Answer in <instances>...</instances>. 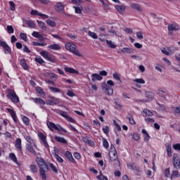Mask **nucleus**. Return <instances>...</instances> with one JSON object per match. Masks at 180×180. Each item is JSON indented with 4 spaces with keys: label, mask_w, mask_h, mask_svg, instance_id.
I'll use <instances>...</instances> for the list:
<instances>
[{
    "label": "nucleus",
    "mask_w": 180,
    "mask_h": 180,
    "mask_svg": "<svg viewBox=\"0 0 180 180\" xmlns=\"http://www.w3.org/2000/svg\"><path fill=\"white\" fill-rule=\"evenodd\" d=\"M36 161L38 167H39V174L41 179L47 180V175L46 174V172L49 171V166L46 163V161H44V159H42L41 158H37Z\"/></svg>",
    "instance_id": "obj_1"
},
{
    "label": "nucleus",
    "mask_w": 180,
    "mask_h": 180,
    "mask_svg": "<svg viewBox=\"0 0 180 180\" xmlns=\"http://www.w3.org/2000/svg\"><path fill=\"white\" fill-rule=\"evenodd\" d=\"M110 86H115V82L112 80L107 81V84L106 83H103L101 85L102 91H103V92H105V94L108 96L113 95V89Z\"/></svg>",
    "instance_id": "obj_2"
},
{
    "label": "nucleus",
    "mask_w": 180,
    "mask_h": 180,
    "mask_svg": "<svg viewBox=\"0 0 180 180\" xmlns=\"http://www.w3.org/2000/svg\"><path fill=\"white\" fill-rule=\"evenodd\" d=\"M45 60L49 61L50 63H57V57L52 53L47 52L46 51H42L39 53Z\"/></svg>",
    "instance_id": "obj_3"
},
{
    "label": "nucleus",
    "mask_w": 180,
    "mask_h": 180,
    "mask_svg": "<svg viewBox=\"0 0 180 180\" xmlns=\"http://www.w3.org/2000/svg\"><path fill=\"white\" fill-rule=\"evenodd\" d=\"M7 98L8 99H11V102H13V103H19V97L13 89L8 90Z\"/></svg>",
    "instance_id": "obj_4"
},
{
    "label": "nucleus",
    "mask_w": 180,
    "mask_h": 180,
    "mask_svg": "<svg viewBox=\"0 0 180 180\" xmlns=\"http://www.w3.org/2000/svg\"><path fill=\"white\" fill-rule=\"evenodd\" d=\"M65 49L66 50H68V51H71L75 56H77L78 57H81V54H79V52L78 50H77V45L68 42L65 44Z\"/></svg>",
    "instance_id": "obj_5"
},
{
    "label": "nucleus",
    "mask_w": 180,
    "mask_h": 180,
    "mask_svg": "<svg viewBox=\"0 0 180 180\" xmlns=\"http://www.w3.org/2000/svg\"><path fill=\"white\" fill-rule=\"evenodd\" d=\"M156 95H158L160 99L163 101H168V98H169V94L168 92L167 91L162 90V89H158Z\"/></svg>",
    "instance_id": "obj_6"
},
{
    "label": "nucleus",
    "mask_w": 180,
    "mask_h": 180,
    "mask_svg": "<svg viewBox=\"0 0 180 180\" xmlns=\"http://www.w3.org/2000/svg\"><path fill=\"white\" fill-rule=\"evenodd\" d=\"M167 29L169 34L172 36V34H174V32H178L180 30V27L177 23L173 22L172 24H169Z\"/></svg>",
    "instance_id": "obj_7"
},
{
    "label": "nucleus",
    "mask_w": 180,
    "mask_h": 180,
    "mask_svg": "<svg viewBox=\"0 0 180 180\" xmlns=\"http://www.w3.org/2000/svg\"><path fill=\"white\" fill-rule=\"evenodd\" d=\"M47 126L49 129H51V131H54V129H55V130H58V131H63V133H67V130L63 128L60 125H59L60 128H58V127H57V125H56L54 122H49L47 124Z\"/></svg>",
    "instance_id": "obj_8"
},
{
    "label": "nucleus",
    "mask_w": 180,
    "mask_h": 180,
    "mask_svg": "<svg viewBox=\"0 0 180 180\" xmlns=\"http://www.w3.org/2000/svg\"><path fill=\"white\" fill-rule=\"evenodd\" d=\"M173 165L176 169H179L180 168V158L178 156V154L173 155V160H172Z\"/></svg>",
    "instance_id": "obj_9"
},
{
    "label": "nucleus",
    "mask_w": 180,
    "mask_h": 180,
    "mask_svg": "<svg viewBox=\"0 0 180 180\" xmlns=\"http://www.w3.org/2000/svg\"><path fill=\"white\" fill-rule=\"evenodd\" d=\"M0 46L3 47L5 54H9L11 53V47L6 41H0Z\"/></svg>",
    "instance_id": "obj_10"
},
{
    "label": "nucleus",
    "mask_w": 180,
    "mask_h": 180,
    "mask_svg": "<svg viewBox=\"0 0 180 180\" xmlns=\"http://www.w3.org/2000/svg\"><path fill=\"white\" fill-rule=\"evenodd\" d=\"M15 147L21 154H23V150H22V139L20 138L15 140Z\"/></svg>",
    "instance_id": "obj_11"
},
{
    "label": "nucleus",
    "mask_w": 180,
    "mask_h": 180,
    "mask_svg": "<svg viewBox=\"0 0 180 180\" xmlns=\"http://www.w3.org/2000/svg\"><path fill=\"white\" fill-rule=\"evenodd\" d=\"M110 161H117V152L116 150L110 151Z\"/></svg>",
    "instance_id": "obj_12"
},
{
    "label": "nucleus",
    "mask_w": 180,
    "mask_h": 180,
    "mask_svg": "<svg viewBox=\"0 0 180 180\" xmlns=\"http://www.w3.org/2000/svg\"><path fill=\"white\" fill-rule=\"evenodd\" d=\"M25 148L30 154H32L33 155H37V153H36V150H34V148H33V146L32 144H26Z\"/></svg>",
    "instance_id": "obj_13"
},
{
    "label": "nucleus",
    "mask_w": 180,
    "mask_h": 180,
    "mask_svg": "<svg viewBox=\"0 0 180 180\" xmlns=\"http://www.w3.org/2000/svg\"><path fill=\"white\" fill-rule=\"evenodd\" d=\"M51 99H53V100H47L46 102V105H50L51 106H54V105H57V103H58V102H60L58 98H56L54 97H51Z\"/></svg>",
    "instance_id": "obj_14"
},
{
    "label": "nucleus",
    "mask_w": 180,
    "mask_h": 180,
    "mask_svg": "<svg viewBox=\"0 0 180 180\" xmlns=\"http://www.w3.org/2000/svg\"><path fill=\"white\" fill-rule=\"evenodd\" d=\"M130 6L131 9H134V11H137L138 12H143V9H141V6H140V4L136 3H132L130 4Z\"/></svg>",
    "instance_id": "obj_15"
},
{
    "label": "nucleus",
    "mask_w": 180,
    "mask_h": 180,
    "mask_svg": "<svg viewBox=\"0 0 180 180\" xmlns=\"http://www.w3.org/2000/svg\"><path fill=\"white\" fill-rule=\"evenodd\" d=\"M7 111L9 112L15 123H18V117L16 116V113L15 112V111L11 108H7Z\"/></svg>",
    "instance_id": "obj_16"
},
{
    "label": "nucleus",
    "mask_w": 180,
    "mask_h": 180,
    "mask_svg": "<svg viewBox=\"0 0 180 180\" xmlns=\"http://www.w3.org/2000/svg\"><path fill=\"white\" fill-rule=\"evenodd\" d=\"M66 158L69 160L71 162H73L74 164H77V162L75 161V159L72 157V154H71V152L70 151H66L65 154Z\"/></svg>",
    "instance_id": "obj_17"
},
{
    "label": "nucleus",
    "mask_w": 180,
    "mask_h": 180,
    "mask_svg": "<svg viewBox=\"0 0 180 180\" xmlns=\"http://www.w3.org/2000/svg\"><path fill=\"white\" fill-rule=\"evenodd\" d=\"M91 77H93V78L91 79V81L93 82H95V81H102V79H103V77H102V76H101V75H99L98 73H93L91 75Z\"/></svg>",
    "instance_id": "obj_18"
},
{
    "label": "nucleus",
    "mask_w": 180,
    "mask_h": 180,
    "mask_svg": "<svg viewBox=\"0 0 180 180\" xmlns=\"http://www.w3.org/2000/svg\"><path fill=\"white\" fill-rule=\"evenodd\" d=\"M65 71L66 72H69L70 74H79V72H78L77 70L70 67H65Z\"/></svg>",
    "instance_id": "obj_19"
},
{
    "label": "nucleus",
    "mask_w": 180,
    "mask_h": 180,
    "mask_svg": "<svg viewBox=\"0 0 180 180\" xmlns=\"http://www.w3.org/2000/svg\"><path fill=\"white\" fill-rule=\"evenodd\" d=\"M103 5V8L105 12H108V11H110V7L109 6V1L108 0H105L103 2H101Z\"/></svg>",
    "instance_id": "obj_20"
},
{
    "label": "nucleus",
    "mask_w": 180,
    "mask_h": 180,
    "mask_svg": "<svg viewBox=\"0 0 180 180\" xmlns=\"http://www.w3.org/2000/svg\"><path fill=\"white\" fill-rule=\"evenodd\" d=\"M142 133L143 134V140L144 141L148 142L150 141V134H148V132L146 129H142Z\"/></svg>",
    "instance_id": "obj_21"
},
{
    "label": "nucleus",
    "mask_w": 180,
    "mask_h": 180,
    "mask_svg": "<svg viewBox=\"0 0 180 180\" xmlns=\"http://www.w3.org/2000/svg\"><path fill=\"white\" fill-rule=\"evenodd\" d=\"M145 96L148 101H153L154 99V93L152 91H146Z\"/></svg>",
    "instance_id": "obj_22"
},
{
    "label": "nucleus",
    "mask_w": 180,
    "mask_h": 180,
    "mask_svg": "<svg viewBox=\"0 0 180 180\" xmlns=\"http://www.w3.org/2000/svg\"><path fill=\"white\" fill-rule=\"evenodd\" d=\"M37 22L40 29H42V30H47V26H46V22L40 21L39 20H37Z\"/></svg>",
    "instance_id": "obj_23"
},
{
    "label": "nucleus",
    "mask_w": 180,
    "mask_h": 180,
    "mask_svg": "<svg viewBox=\"0 0 180 180\" xmlns=\"http://www.w3.org/2000/svg\"><path fill=\"white\" fill-rule=\"evenodd\" d=\"M55 9L57 11V12H61L63 9H64V6L63 5V3L58 2L55 6Z\"/></svg>",
    "instance_id": "obj_24"
},
{
    "label": "nucleus",
    "mask_w": 180,
    "mask_h": 180,
    "mask_svg": "<svg viewBox=\"0 0 180 180\" xmlns=\"http://www.w3.org/2000/svg\"><path fill=\"white\" fill-rule=\"evenodd\" d=\"M121 53H127V54H133L134 51L131 48H122L121 49Z\"/></svg>",
    "instance_id": "obj_25"
},
{
    "label": "nucleus",
    "mask_w": 180,
    "mask_h": 180,
    "mask_svg": "<svg viewBox=\"0 0 180 180\" xmlns=\"http://www.w3.org/2000/svg\"><path fill=\"white\" fill-rule=\"evenodd\" d=\"M55 140L58 141V143H61L62 144H67L68 143L65 139L61 136H55Z\"/></svg>",
    "instance_id": "obj_26"
},
{
    "label": "nucleus",
    "mask_w": 180,
    "mask_h": 180,
    "mask_svg": "<svg viewBox=\"0 0 180 180\" xmlns=\"http://www.w3.org/2000/svg\"><path fill=\"white\" fill-rule=\"evenodd\" d=\"M25 139L26 140V141H27V144H34V147H37L36 143H34V141L33 140V139H32V136H25Z\"/></svg>",
    "instance_id": "obj_27"
},
{
    "label": "nucleus",
    "mask_w": 180,
    "mask_h": 180,
    "mask_svg": "<svg viewBox=\"0 0 180 180\" xmlns=\"http://www.w3.org/2000/svg\"><path fill=\"white\" fill-rule=\"evenodd\" d=\"M115 9L120 13H124V11L126 10V7L124 6H115Z\"/></svg>",
    "instance_id": "obj_28"
},
{
    "label": "nucleus",
    "mask_w": 180,
    "mask_h": 180,
    "mask_svg": "<svg viewBox=\"0 0 180 180\" xmlns=\"http://www.w3.org/2000/svg\"><path fill=\"white\" fill-rule=\"evenodd\" d=\"M48 49H49L50 50H61V46H60V45L57 44H54L52 45H49L48 46Z\"/></svg>",
    "instance_id": "obj_29"
},
{
    "label": "nucleus",
    "mask_w": 180,
    "mask_h": 180,
    "mask_svg": "<svg viewBox=\"0 0 180 180\" xmlns=\"http://www.w3.org/2000/svg\"><path fill=\"white\" fill-rule=\"evenodd\" d=\"M170 178L171 179H172V178H180L179 172H178V170H173Z\"/></svg>",
    "instance_id": "obj_30"
},
{
    "label": "nucleus",
    "mask_w": 180,
    "mask_h": 180,
    "mask_svg": "<svg viewBox=\"0 0 180 180\" xmlns=\"http://www.w3.org/2000/svg\"><path fill=\"white\" fill-rule=\"evenodd\" d=\"M20 65L24 68V70H29V66L27 65V63H26V60H25V58L21 59L20 60Z\"/></svg>",
    "instance_id": "obj_31"
},
{
    "label": "nucleus",
    "mask_w": 180,
    "mask_h": 180,
    "mask_svg": "<svg viewBox=\"0 0 180 180\" xmlns=\"http://www.w3.org/2000/svg\"><path fill=\"white\" fill-rule=\"evenodd\" d=\"M126 118L129 120L130 124H136V122L130 113H128Z\"/></svg>",
    "instance_id": "obj_32"
},
{
    "label": "nucleus",
    "mask_w": 180,
    "mask_h": 180,
    "mask_svg": "<svg viewBox=\"0 0 180 180\" xmlns=\"http://www.w3.org/2000/svg\"><path fill=\"white\" fill-rule=\"evenodd\" d=\"M34 103H39V105H46V101L41 98H33Z\"/></svg>",
    "instance_id": "obj_33"
},
{
    "label": "nucleus",
    "mask_w": 180,
    "mask_h": 180,
    "mask_svg": "<svg viewBox=\"0 0 180 180\" xmlns=\"http://www.w3.org/2000/svg\"><path fill=\"white\" fill-rule=\"evenodd\" d=\"M26 23L28 27H30L31 29H34V27H36V24L33 20H26Z\"/></svg>",
    "instance_id": "obj_34"
},
{
    "label": "nucleus",
    "mask_w": 180,
    "mask_h": 180,
    "mask_svg": "<svg viewBox=\"0 0 180 180\" xmlns=\"http://www.w3.org/2000/svg\"><path fill=\"white\" fill-rule=\"evenodd\" d=\"M9 158H11V161H13V162H15V164H19L18 162V158H16V155L15 153H11L9 154Z\"/></svg>",
    "instance_id": "obj_35"
},
{
    "label": "nucleus",
    "mask_w": 180,
    "mask_h": 180,
    "mask_svg": "<svg viewBox=\"0 0 180 180\" xmlns=\"http://www.w3.org/2000/svg\"><path fill=\"white\" fill-rule=\"evenodd\" d=\"M143 113H144V115H146V116H154V113H153V112L150 111V110L145 108L143 110Z\"/></svg>",
    "instance_id": "obj_36"
},
{
    "label": "nucleus",
    "mask_w": 180,
    "mask_h": 180,
    "mask_svg": "<svg viewBox=\"0 0 180 180\" xmlns=\"http://www.w3.org/2000/svg\"><path fill=\"white\" fill-rule=\"evenodd\" d=\"M49 89L51 92H54V94H58L61 92V89L56 88V87H53V86H49Z\"/></svg>",
    "instance_id": "obj_37"
},
{
    "label": "nucleus",
    "mask_w": 180,
    "mask_h": 180,
    "mask_svg": "<svg viewBox=\"0 0 180 180\" xmlns=\"http://www.w3.org/2000/svg\"><path fill=\"white\" fill-rule=\"evenodd\" d=\"M105 41L110 49H116V44H115L112 41L106 40Z\"/></svg>",
    "instance_id": "obj_38"
},
{
    "label": "nucleus",
    "mask_w": 180,
    "mask_h": 180,
    "mask_svg": "<svg viewBox=\"0 0 180 180\" xmlns=\"http://www.w3.org/2000/svg\"><path fill=\"white\" fill-rule=\"evenodd\" d=\"M46 22L49 26H51V27H56V22L54 20H46Z\"/></svg>",
    "instance_id": "obj_39"
},
{
    "label": "nucleus",
    "mask_w": 180,
    "mask_h": 180,
    "mask_svg": "<svg viewBox=\"0 0 180 180\" xmlns=\"http://www.w3.org/2000/svg\"><path fill=\"white\" fill-rule=\"evenodd\" d=\"M7 32L8 34H12V33H14L15 30L13 29V27L12 25H8L6 27Z\"/></svg>",
    "instance_id": "obj_40"
},
{
    "label": "nucleus",
    "mask_w": 180,
    "mask_h": 180,
    "mask_svg": "<svg viewBox=\"0 0 180 180\" xmlns=\"http://www.w3.org/2000/svg\"><path fill=\"white\" fill-rule=\"evenodd\" d=\"M35 91L40 95H46V93L44 92V91H43V89H41V87L40 86L36 87Z\"/></svg>",
    "instance_id": "obj_41"
},
{
    "label": "nucleus",
    "mask_w": 180,
    "mask_h": 180,
    "mask_svg": "<svg viewBox=\"0 0 180 180\" xmlns=\"http://www.w3.org/2000/svg\"><path fill=\"white\" fill-rule=\"evenodd\" d=\"M75 11V13H82V6H73Z\"/></svg>",
    "instance_id": "obj_42"
},
{
    "label": "nucleus",
    "mask_w": 180,
    "mask_h": 180,
    "mask_svg": "<svg viewBox=\"0 0 180 180\" xmlns=\"http://www.w3.org/2000/svg\"><path fill=\"white\" fill-rule=\"evenodd\" d=\"M38 137L40 139L41 141H44V140H46L47 139V137L46 136V135H44V134H43V132H39L38 134Z\"/></svg>",
    "instance_id": "obj_43"
},
{
    "label": "nucleus",
    "mask_w": 180,
    "mask_h": 180,
    "mask_svg": "<svg viewBox=\"0 0 180 180\" xmlns=\"http://www.w3.org/2000/svg\"><path fill=\"white\" fill-rule=\"evenodd\" d=\"M30 171L34 174L37 173V167H36V165H30Z\"/></svg>",
    "instance_id": "obj_44"
},
{
    "label": "nucleus",
    "mask_w": 180,
    "mask_h": 180,
    "mask_svg": "<svg viewBox=\"0 0 180 180\" xmlns=\"http://www.w3.org/2000/svg\"><path fill=\"white\" fill-rule=\"evenodd\" d=\"M102 140L104 148H109V143L108 142V140H106L105 138H103Z\"/></svg>",
    "instance_id": "obj_45"
},
{
    "label": "nucleus",
    "mask_w": 180,
    "mask_h": 180,
    "mask_svg": "<svg viewBox=\"0 0 180 180\" xmlns=\"http://www.w3.org/2000/svg\"><path fill=\"white\" fill-rule=\"evenodd\" d=\"M112 77L114 79H117V81H120V82H122V79H120V75H118L117 72H114Z\"/></svg>",
    "instance_id": "obj_46"
},
{
    "label": "nucleus",
    "mask_w": 180,
    "mask_h": 180,
    "mask_svg": "<svg viewBox=\"0 0 180 180\" xmlns=\"http://www.w3.org/2000/svg\"><path fill=\"white\" fill-rule=\"evenodd\" d=\"M166 150H167V155L169 157H172V148H171V146H168L167 147Z\"/></svg>",
    "instance_id": "obj_47"
},
{
    "label": "nucleus",
    "mask_w": 180,
    "mask_h": 180,
    "mask_svg": "<svg viewBox=\"0 0 180 180\" xmlns=\"http://www.w3.org/2000/svg\"><path fill=\"white\" fill-rule=\"evenodd\" d=\"M22 122H23L24 124H25V126H29V124H30L29 119L26 116H24L22 117Z\"/></svg>",
    "instance_id": "obj_48"
},
{
    "label": "nucleus",
    "mask_w": 180,
    "mask_h": 180,
    "mask_svg": "<svg viewBox=\"0 0 180 180\" xmlns=\"http://www.w3.org/2000/svg\"><path fill=\"white\" fill-rule=\"evenodd\" d=\"M88 34H89V36H90V37H92V39H98V35H96V33H95V32L89 31Z\"/></svg>",
    "instance_id": "obj_49"
},
{
    "label": "nucleus",
    "mask_w": 180,
    "mask_h": 180,
    "mask_svg": "<svg viewBox=\"0 0 180 180\" xmlns=\"http://www.w3.org/2000/svg\"><path fill=\"white\" fill-rule=\"evenodd\" d=\"M35 61L36 63H38L41 65H42V64H44V60L40 57L35 58Z\"/></svg>",
    "instance_id": "obj_50"
},
{
    "label": "nucleus",
    "mask_w": 180,
    "mask_h": 180,
    "mask_svg": "<svg viewBox=\"0 0 180 180\" xmlns=\"http://www.w3.org/2000/svg\"><path fill=\"white\" fill-rule=\"evenodd\" d=\"M20 37L22 39V40H24V41H27V34L25 33H20Z\"/></svg>",
    "instance_id": "obj_51"
},
{
    "label": "nucleus",
    "mask_w": 180,
    "mask_h": 180,
    "mask_svg": "<svg viewBox=\"0 0 180 180\" xmlns=\"http://www.w3.org/2000/svg\"><path fill=\"white\" fill-rule=\"evenodd\" d=\"M9 5H10L11 11L16 10V6L15 5V3L13 1H9Z\"/></svg>",
    "instance_id": "obj_52"
},
{
    "label": "nucleus",
    "mask_w": 180,
    "mask_h": 180,
    "mask_svg": "<svg viewBox=\"0 0 180 180\" xmlns=\"http://www.w3.org/2000/svg\"><path fill=\"white\" fill-rule=\"evenodd\" d=\"M30 14L32 16H40V13L37 10H32Z\"/></svg>",
    "instance_id": "obj_53"
},
{
    "label": "nucleus",
    "mask_w": 180,
    "mask_h": 180,
    "mask_svg": "<svg viewBox=\"0 0 180 180\" xmlns=\"http://www.w3.org/2000/svg\"><path fill=\"white\" fill-rule=\"evenodd\" d=\"M32 36L33 37H36L37 39H41V37H42V35L36 31L32 32Z\"/></svg>",
    "instance_id": "obj_54"
},
{
    "label": "nucleus",
    "mask_w": 180,
    "mask_h": 180,
    "mask_svg": "<svg viewBox=\"0 0 180 180\" xmlns=\"http://www.w3.org/2000/svg\"><path fill=\"white\" fill-rule=\"evenodd\" d=\"M55 158H56L57 161L58 162H60L61 164H63L64 162V160H63L62 157H60V155L55 154Z\"/></svg>",
    "instance_id": "obj_55"
},
{
    "label": "nucleus",
    "mask_w": 180,
    "mask_h": 180,
    "mask_svg": "<svg viewBox=\"0 0 180 180\" xmlns=\"http://www.w3.org/2000/svg\"><path fill=\"white\" fill-rule=\"evenodd\" d=\"M103 131L104 134H106V136H108L110 131L109 126L106 125L105 128H103Z\"/></svg>",
    "instance_id": "obj_56"
},
{
    "label": "nucleus",
    "mask_w": 180,
    "mask_h": 180,
    "mask_svg": "<svg viewBox=\"0 0 180 180\" xmlns=\"http://www.w3.org/2000/svg\"><path fill=\"white\" fill-rule=\"evenodd\" d=\"M50 167L52 169V171L55 173V174H58V170L57 169V167H56V166H54V165H53V163L50 164Z\"/></svg>",
    "instance_id": "obj_57"
},
{
    "label": "nucleus",
    "mask_w": 180,
    "mask_h": 180,
    "mask_svg": "<svg viewBox=\"0 0 180 180\" xmlns=\"http://www.w3.org/2000/svg\"><path fill=\"white\" fill-rule=\"evenodd\" d=\"M136 37L139 40H143L144 39V37H143V32H136Z\"/></svg>",
    "instance_id": "obj_58"
},
{
    "label": "nucleus",
    "mask_w": 180,
    "mask_h": 180,
    "mask_svg": "<svg viewBox=\"0 0 180 180\" xmlns=\"http://www.w3.org/2000/svg\"><path fill=\"white\" fill-rule=\"evenodd\" d=\"M59 114L60 115V116H63V117H65V119H67V117H68L69 116L65 111L60 110Z\"/></svg>",
    "instance_id": "obj_59"
},
{
    "label": "nucleus",
    "mask_w": 180,
    "mask_h": 180,
    "mask_svg": "<svg viewBox=\"0 0 180 180\" xmlns=\"http://www.w3.org/2000/svg\"><path fill=\"white\" fill-rule=\"evenodd\" d=\"M134 82H137L138 84H146V81L143 79H135Z\"/></svg>",
    "instance_id": "obj_60"
},
{
    "label": "nucleus",
    "mask_w": 180,
    "mask_h": 180,
    "mask_svg": "<svg viewBox=\"0 0 180 180\" xmlns=\"http://www.w3.org/2000/svg\"><path fill=\"white\" fill-rule=\"evenodd\" d=\"M133 139H134L136 141H138V140H140V134H139V133H134Z\"/></svg>",
    "instance_id": "obj_61"
},
{
    "label": "nucleus",
    "mask_w": 180,
    "mask_h": 180,
    "mask_svg": "<svg viewBox=\"0 0 180 180\" xmlns=\"http://www.w3.org/2000/svg\"><path fill=\"white\" fill-rule=\"evenodd\" d=\"M75 158H76V160H81V154H79V153L78 152H75L74 154H73Z\"/></svg>",
    "instance_id": "obj_62"
},
{
    "label": "nucleus",
    "mask_w": 180,
    "mask_h": 180,
    "mask_svg": "<svg viewBox=\"0 0 180 180\" xmlns=\"http://www.w3.org/2000/svg\"><path fill=\"white\" fill-rule=\"evenodd\" d=\"M170 172H169V168H167L165 170V176L166 178H169Z\"/></svg>",
    "instance_id": "obj_63"
},
{
    "label": "nucleus",
    "mask_w": 180,
    "mask_h": 180,
    "mask_svg": "<svg viewBox=\"0 0 180 180\" xmlns=\"http://www.w3.org/2000/svg\"><path fill=\"white\" fill-rule=\"evenodd\" d=\"M173 148L176 151H180V143H176L173 146Z\"/></svg>",
    "instance_id": "obj_64"
}]
</instances>
